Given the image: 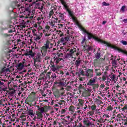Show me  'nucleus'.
Here are the masks:
<instances>
[{"mask_svg": "<svg viewBox=\"0 0 127 127\" xmlns=\"http://www.w3.org/2000/svg\"><path fill=\"white\" fill-rule=\"evenodd\" d=\"M69 111H70L71 114H73L74 111H75V108H74V106H70L69 108Z\"/></svg>", "mask_w": 127, "mask_h": 127, "instance_id": "28", "label": "nucleus"}, {"mask_svg": "<svg viewBox=\"0 0 127 127\" xmlns=\"http://www.w3.org/2000/svg\"><path fill=\"white\" fill-rule=\"evenodd\" d=\"M86 76H87L88 78H93L94 76V71L93 70V69L90 68L87 69V70L86 71Z\"/></svg>", "mask_w": 127, "mask_h": 127, "instance_id": "6", "label": "nucleus"}, {"mask_svg": "<svg viewBox=\"0 0 127 127\" xmlns=\"http://www.w3.org/2000/svg\"><path fill=\"white\" fill-rule=\"evenodd\" d=\"M55 94L56 95H59V94H60L59 90L57 89V90L55 91Z\"/></svg>", "mask_w": 127, "mask_h": 127, "instance_id": "53", "label": "nucleus"}, {"mask_svg": "<svg viewBox=\"0 0 127 127\" xmlns=\"http://www.w3.org/2000/svg\"><path fill=\"white\" fill-rule=\"evenodd\" d=\"M84 89V86L82 84H80L78 87V90L80 91V90H82Z\"/></svg>", "mask_w": 127, "mask_h": 127, "instance_id": "42", "label": "nucleus"}, {"mask_svg": "<svg viewBox=\"0 0 127 127\" xmlns=\"http://www.w3.org/2000/svg\"><path fill=\"white\" fill-rule=\"evenodd\" d=\"M80 73V75H82V76H85V71H84L83 69L81 70Z\"/></svg>", "mask_w": 127, "mask_h": 127, "instance_id": "52", "label": "nucleus"}, {"mask_svg": "<svg viewBox=\"0 0 127 127\" xmlns=\"http://www.w3.org/2000/svg\"><path fill=\"white\" fill-rule=\"evenodd\" d=\"M36 107H37V111H36V116H34L33 118V121H35L36 119L37 120H40V121H42V118H43V113H46V110L45 109V106L41 107L39 105H36Z\"/></svg>", "mask_w": 127, "mask_h": 127, "instance_id": "2", "label": "nucleus"}, {"mask_svg": "<svg viewBox=\"0 0 127 127\" xmlns=\"http://www.w3.org/2000/svg\"><path fill=\"white\" fill-rule=\"evenodd\" d=\"M120 111L121 112H124V113H125L126 111H127V104H125L124 107L120 109Z\"/></svg>", "mask_w": 127, "mask_h": 127, "instance_id": "26", "label": "nucleus"}, {"mask_svg": "<svg viewBox=\"0 0 127 127\" xmlns=\"http://www.w3.org/2000/svg\"><path fill=\"white\" fill-rule=\"evenodd\" d=\"M58 14H60L59 16V17H61L60 18L61 20H63L64 19V14L63 13L59 12Z\"/></svg>", "mask_w": 127, "mask_h": 127, "instance_id": "29", "label": "nucleus"}, {"mask_svg": "<svg viewBox=\"0 0 127 127\" xmlns=\"http://www.w3.org/2000/svg\"><path fill=\"white\" fill-rule=\"evenodd\" d=\"M50 45H53V44L51 43L49 41L47 40L46 41V44L41 48V53H42L43 56H45V55H46V53H47V51L48 49H49Z\"/></svg>", "mask_w": 127, "mask_h": 127, "instance_id": "3", "label": "nucleus"}, {"mask_svg": "<svg viewBox=\"0 0 127 127\" xmlns=\"http://www.w3.org/2000/svg\"><path fill=\"white\" fill-rule=\"evenodd\" d=\"M78 101H79V103L78 104V107H83V106H84V104L85 103L84 100L83 99H78Z\"/></svg>", "mask_w": 127, "mask_h": 127, "instance_id": "21", "label": "nucleus"}, {"mask_svg": "<svg viewBox=\"0 0 127 127\" xmlns=\"http://www.w3.org/2000/svg\"><path fill=\"white\" fill-rule=\"evenodd\" d=\"M112 79L108 77H107V81H106L107 83H111Z\"/></svg>", "mask_w": 127, "mask_h": 127, "instance_id": "57", "label": "nucleus"}, {"mask_svg": "<svg viewBox=\"0 0 127 127\" xmlns=\"http://www.w3.org/2000/svg\"><path fill=\"white\" fill-rule=\"evenodd\" d=\"M100 88H101V89H104V88H105V86L104 84H101L100 86Z\"/></svg>", "mask_w": 127, "mask_h": 127, "instance_id": "62", "label": "nucleus"}, {"mask_svg": "<svg viewBox=\"0 0 127 127\" xmlns=\"http://www.w3.org/2000/svg\"><path fill=\"white\" fill-rule=\"evenodd\" d=\"M96 81H97V77H94L92 79H90L87 83V86H91L93 89H99V84H95Z\"/></svg>", "mask_w": 127, "mask_h": 127, "instance_id": "4", "label": "nucleus"}, {"mask_svg": "<svg viewBox=\"0 0 127 127\" xmlns=\"http://www.w3.org/2000/svg\"><path fill=\"white\" fill-rule=\"evenodd\" d=\"M75 23L76 25L78 26V27H79V28L80 29L81 31H83L84 30L85 28H84L81 24H80V23L79 22L76 21L75 22Z\"/></svg>", "mask_w": 127, "mask_h": 127, "instance_id": "19", "label": "nucleus"}, {"mask_svg": "<svg viewBox=\"0 0 127 127\" xmlns=\"http://www.w3.org/2000/svg\"><path fill=\"white\" fill-rule=\"evenodd\" d=\"M39 102L40 103H42V102H46V103H47V102H48V100L43 99L42 100H39Z\"/></svg>", "mask_w": 127, "mask_h": 127, "instance_id": "61", "label": "nucleus"}, {"mask_svg": "<svg viewBox=\"0 0 127 127\" xmlns=\"http://www.w3.org/2000/svg\"><path fill=\"white\" fill-rule=\"evenodd\" d=\"M79 81H85L86 78L85 77H81L80 76H79L78 78Z\"/></svg>", "mask_w": 127, "mask_h": 127, "instance_id": "46", "label": "nucleus"}, {"mask_svg": "<svg viewBox=\"0 0 127 127\" xmlns=\"http://www.w3.org/2000/svg\"><path fill=\"white\" fill-rule=\"evenodd\" d=\"M56 55L58 57V58H60V57H63V53L62 52V51H58L57 52Z\"/></svg>", "mask_w": 127, "mask_h": 127, "instance_id": "20", "label": "nucleus"}, {"mask_svg": "<svg viewBox=\"0 0 127 127\" xmlns=\"http://www.w3.org/2000/svg\"><path fill=\"white\" fill-rule=\"evenodd\" d=\"M117 121H121V120H122L123 121V124L125 126H127V119H123L122 118V116L121 115H117Z\"/></svg>", "mask_w": 127, "mask_h": 127, "instance_id": "8", "label": "nucleus"}, {"mask_svg": "<svg viewBox=\"0 0 127 127\" xmlns=\"http://www.w3.org/2000/svg\"><path fill=\"white\" fill-rule=\"evenodd\" d=\"M109 77L111 78L112 81H114V83H116V74H111L109 75Z\"/></svg>", "mask_w": 127, "mask_h": 127, "instance_id": "23", "label": "nucleus"}, {"mask_svg": "<svg viewBox=\"0 0 127 127\" xmlns=\"http://www.w3.org/2000/svg\"><path fill=\"white\" fill-rule=\"evenodd\" d=\"M43 56V55H42V53H38L36 55V56H37L38 57H40V58H41V56Z\"/></svg>", "mask_w": 127, "mask_h": 127, "instance_id": "47", "label": "nucleus"}, {"mask_svg": "<svg viewBox=\"0 0 127 127\" xmlns=\"http://www.w3.org/2000/svg\"><path fill=\"white\" fill-rule=\"evenodd\" d=\"M61 68V67L60 65H56V69L57 71L59 70V69H60Z\"/></svg>", "mask_w": 127, "mask_h": 127, "instance_id": "54", "label": "nucleus"}, {"mask_svg": "<svg viewBox=\"0 0 127 127\" xmlns=\"http://www.w3.org/2000/svg\"><path fill=\"white\" fill-rule=\"evenodd\" d=\"M94 72L95 73L96 76L99 77V76H102V72L101 71V69L100 68H95Z\"/></svg>", "mask_w": 127, "mask_h": 127, "instance_id": "10", "label": "nucleus"}, {"mask_svg": "<svg viewBox=\"0 0 127 127\" xmlns=\"http://www.w3.org/2000/svg\"><path fill=\"white\" fill-rule=\"evenodd\" d=\"M113 110H114V108H113V107L111 106H109L107 108L106 111H113Z\"/></svg>", "mask_w": 127, "mask_h": 127, "instance_id": "35", "label": "nucleus"}, {"mask_svg": "<svg viewBox=\"0 0 127 127\" xmlns=\"http://www.w3.org/2000/svg\"><path fill=\"white\" fill-rule=\"evenodd\" d=\"M8 28L6 27L3 28L2 27L0 28V31H4V30H7Z\"/></svg>", "mask_w": 127, "mask_h": 127, "instance_id": "51", "label": "nucleus"}, {"mask_svg": "<svg viewBox=\"0 0 127 127\" xmlns=\"http://www.w3.org/2000/svg\"><path fill=\"white\" fill-rule=\"evenodd\" d=\"M111 60H112V63L114 65H117V60H114L113 58H111Z\"/></svg>", "mask_w": 127, "mask_h": 127, "instance_id": "38", "label": "nucleus"}, {"mask_svg": "<svg viewBox=\"0 0 127 127\" xmlns=\"http://www.w3.org/2000/svg\"><path fill=\"white\" fill-rule=\"evenodd\" d=\"M59 58L57 57V56H55L54 58H52L51 59L50 63H54L55 62V61L58 59Z\"/></svg>", "mask_w": 127, "mask_h": 127, "instance_id": "27", "label": "nucleus"}, {"mask_svg": "<svg viewBox=\"0 0 127 127\" xmlns=\"http://www.w3.org/2000/svg\"><path fill=\"white\" fill-rule=\"evenodd\" d=\"M84 32V33H86L87 34V37L88 40H91L93 38V39H94V40H96V41H98V42H100V43H102V44H106V46L108 47H111V48H112L113 49H115V50H117L119 53L121 52L122 53H124V54H125L126 55H127V51H125L123 50V49H121L116 46L113 45L107 42H106L94 35L93 33H90L88 31H87V30L86 29H84V31H82Z\"/></svg>", "mask_w": 127, "mask_h": 127, "instance_id": "1", "label": "nucleus"}, {"mask_svg": "<svg viewBox=\"0 0 127 127\" xmlns=\"http://www.w3.org/2000/svg\"><path fill=\"white\" fill-rule=\"evenodd\" d=\"M51 35V33H46V34H45V36H46V37H49V36H50Z\"/></svg>", "mask_w": 127, "mask_h": 127, "instance_id": "56", "label": "nucleus"}, {"mask_svg": "<svg viewBox=\"0 0 127 127\" xmlns=\"http://www.w3.org/2000/svg\"><path fill=\"white\" fill-rule=\"evenodd\" d=\"M50 65L51 67V71L53 72H55L57 71L56 65L54 64V63H50Z\"/></svg>", "mask_w": 127, "mask_h": 127, "instance_id": "14", "label": "nucleus"}, {"mask_svg": "<svg viewBox=\"0 0 127 127\" xmlns=\"http://www.w3.org/2000/svg\"><path fill=\"white\" fill-rule=\"evenodd\" d=\"M84 49L86 51V52H89L92 50V46H86L84 47Z\"/></svg>", "mask_w": 127, "mask_h": 127, "instance_id": "24", "label": "nucleus"}, {"mask_svg": "<svg viewBox=\"0 0 127 127\" xmlns=\"http://www.w3.org/2000/svg\"><path fill=\"white\" fill-rule=\"evenodd\" d=\"M123 22H125V23H127V19H124L123 20Z\"/></svg>", "mask_w": 127, "mask_h": 127, "instance_id": "64", "label": "nucleus"}, {"mask_svg": "<svg viewBox=\"0 0 127 127\" xmlns=\"http://www.w3.org/2000/svg\"><path fill=\"white\" fill-rule=\"evenodd\" d=\"M1 81H3V79L0 77V87L4 84L3 82H1Z\"/></svg>", "mask_w": 127, "mask_h": 127, "instance_id": "44", "label": "nucleus"}, {"mask_svg": "<svg viewBox=\"0 0 127 127\" xmlns=\"http://www.w3.org/2000/svg\"><path fill=\"white\" fill-rule=\"evenodd\" d=\"M105 121L103 119V118H101L99 120V123H101V124H103L105 123Z\"/></svg>", "mask_w": 127, "mask_h": 127, "instance_id": "49", "label": "nucleus"}, {"mask_svg": "<svg viewBox=\"0 0 127 127\" xmlns=\"http://www.w3.org/2000/svg\"><path fill=\"white\" fill-rule=\"evenodd\" d=\"M71 17H72V20H73V21H74L75 22H76L77 21V18H76V17H74L73 15L72 14V16H70Z\"/></svg>", "mask_w": 127, "mask_h": 127, "instance_id": "43", "label": "nucleus"}, {"mask_svg": "<svg viewBox=\"0 0 127 127\" xmlns=\"http://www.w3.org/2000/svg\"><path fill=\"white\" fill-rule=\"evenodd\" d=\"M76 52H77V49L73 48L69 50V53H67L65 55V58L69 59V58H73V56L76 55Z\"/></svg>", "mask_w": 127, "mask_h": 127, "instance_id": "5", "label": "nucleus"}, {"mask_svg": "<svg viewBox=\"0 0 127 127\" xmlns=\"http://www.w3.org/2000/svg\"><path fill=\"white\" fill-rule=\"evenodd\" d=\"M120 42L123 44V45H127V42L125 40H122Z\"/></svg>", "mask_w": 127, "mask_h": 127, "instance_id": "40", "label": "nucleus"}, {"mask_svg": "<svg viewBox=\"0 0 127 127\" xmlns=\"http://www.w3.org/2000/svg\"><path fill=\"white\" fill-rule=\"evenodd\" d=\"M33 59L34 60V63H36L37 62L40 63V62H41V58H40V57H37L36 56V58H33Z\"/></svg>", "mask_w": 127, "mask_h": 127, "instance_id": "17", "label": "nucleus"}, {"mask_svg": "<svg viewBox=\"0 0 127 127\" xmlns=\"http://www.w3.org/2000/svg\"><path fill=\"white\" fill-rule=\"evenodd\" d=\"M61 60H63V59L62 58H58L54 62V63H56V64H58Z\"/></svg>", "mask_w": 127, "mask_h": 127, "instance_id": "31", "label": "nucleus"}, {"mask_svg": "<svg viewBox=\"0 0 127 127\" xmlns=\"http://www.w3.org/2000/svg\"><path fill=\"white\" fill-rule=\"evenodd\" d=\"M83 123L84 124V125L87 126V127L92 126V123L90 122V121H89V118H86L85 119V120L83 121Z\"/></svg>", "mask_w": 127, "mask_h": 127, "instance_id": "11", "label": "nucleus"}, {"mask_svg": "<svg viewBox=\"0 0 127 127\" xmlns=\"http://www.w3.org/2000/svg\"><path fill=\"white\" fill-rule=\"evenodd\" d=\"M126 8V6L124 5L122 6V7L121 8V10H122V11H125V9Z\"/></svg>", "mask_w": 127, "mask_h": 127, "instance_id": "55", "label": "nucleus"}, {"mask_svg": "<svg viewBox=\"0 0 127 127\" xmlns=\"http://www.w3.org/2000/svg\"><path fill=\"white\" fill-rule=\"evenodd\" d=\"M103 117H104V118L105 117V118H107V119H109V118H110V116L108 114H104L103 115Z\"/></svg>", "mask_w": 127, "mask_h": 127, "instance_id": "60", "label": "nucleus"}, {"mask_svg": "<svg viewBox=\"0 0 127 127\" xmlns=\"http://www.w3.org/2000/svg\"><path fill=\"white\" fill-rule=\"evenodd\" d=\"M105 59L103 58H101L100 59H95L94 62V66H99V65H101L102 64V61H104Z\"/></svg>", "mask_w": 127, "mask_h": 127, "instance_id": "7", "label": "nucleus"}, {"mask_svg": "<svg viewBox=\"0 0 127 127\" xmlns=\"http://www.w3.org/2000/svg\"><path fill=\"white\" fill-rule=\"evenodd\" d=\"M25 56H31V57H34V53L32 52V50L29 51L27 53L24 54Z\"/></svg>", "mask_w": 127, "mask_h": 127, "instance_id": "12", "label": "nucleus"}, {"mask_svg": "<svg viewBox=\"0 0 127 127\" xmlns=\"http://www.w3.org/2000/svg\"><path fill=\"white\" fill-rule=\"evenodd\" d=\"M53 14H54V12L53 11V10H52L49 12V15L50 16H51V15H53Z\"/></svg>", "mask_w": 127, "mask_h": 127, "instance_id": "50", "label": "nucleus"}, {"mask_svg": "<svg viewBox=\"0 0 127 127\" xmlns=\"http://www.w3.org/2000/svg\"><path fill=\"white\" fill-rule=\"evenodd\" d=\"M24 62H23L22 63H20L18 64L16 66L18 70H22V69H23V67H25V64H24Z\"/></svg>", "mask_w": 127, "mask_h": 127, "instance_id": "13", "label": "nucleus"}, {"mask_svg": "<svg viewBox=\"0 0 127 127\" xmlns=\"http://www.w3.org/2000/svg\"><path fill=\"white\" fill-rule=\"evenodd\" d=\"M85 41H86V38L83 39L82 40V41H81V44L83 45V44L84 43H85Z\"/></svg>", "mask_w": 127, "mask_h": 127, "instance_id": "59", "label": "nucleus"}, {"mask_svg": "<svg viewBox=\"0 0 127 127\" xmlns=\"http://www.w3.org/2000/svg\"><path fill=\"white\" fill-rule=\"evenodd\" d=\"M91 108L92 111H96V109H97V106L95 105H92Z\"/></svg>", "mask_w": 127, "mask_h": 127, "instance_id": "36", "label": "nucleus"}, {"mask_svg": "<svg viewBox=\"0 0 127 127\" xmlns=\"http://www.w3.org/2000/svg\"><path fill=\"white\" fill-rule=\"evenodd\" d=\"M95 58H96V59H100V58H101V52H100V49L95 54Z\"/></svg>", "mask_w": 127, "mask_h": 127, "instance_id": "22", "label": "nucleus"}, {"mask_svg": "<svg viewBox=\"0 0 127 127\" xmlns=\"http://www.w3.org/2000/svg\"><path fill=\"white\" fill-rule=\"evenodd\" d=\"M62 4H63V5H65L66 4V2L65 1H64V0H60Z\"/></svg>", "mask_w": 127, "mask_h": 127, "instance_id": "45", "label": "nucleus"}, {"mask_svg": "<svg viewBox=\"0 0 127 127\" xmlns=\"http://www.w3.org/2000/svg\"><path fill=\"white\" fill-rule=\"evenodd\" d=\"M64 8L67 10V11L68 12L69 15L70 16H72L73 15V13L72 12V11H71L69 8H68V6L67 5V4H65L64 5Z\"/></svg>", "mask_w": 127, "mask_h": 127, "instance_id": "16", "label": "nucleus"}, {"mask_svg": "<svg viewBox=\"0 0 127 127\" xmlns=\"http://www.w3.org/2000/svg\"><path fill=\"white\" fill-rule=\"evenodd\" d=\"M28 114L29 116H34V114L33 113V110H32V109H30L28 111Z\"/></svg>", "mask_w": 127, "mask_h": 127, "instance_id": "30", "label": "nucleus"}, {"mask_svg": "<svg viewBox=\"0 0 127 127\" xmlns=\"http://www.w3.org/2000/svg\"><path fill=\"white\" fill-rule=\"evenodd\" d=\"M45 28L46 30H47V32H48V31L49 30V29H50V26L47 25H46Z\"/></svg>", "mask_w": 127, "mask_h": 127, "instance_id": "41", "label": "nucleus"}, {"mask_svg": "<svg viewBox=\"0 0 127 127\" xmlns=\"http://www.w3.org/2000/svg\"><path fill=\"white\" fill-rule=\"evenodd\" d=\"M1 35L4 38H6V37H8V36H10V35H8L6 33L4 34H1Z\"/></svg>", "mask_w": 127, "mask_h": 127, "instance_id": "33", "label": "nucleus"}, {"mask_svg": "<svg viewBox=\"0 0 127 127\" xmlns=\"http://www.w3.org/2000/svg\"><path fill=\"white\" fill-rule=\"evenodd\" d=\"M75 65H76L77 68L81 65V60H76L75 62Z\"/></svg>", "mask_w": 127, "mask_h": 127, "instance_id": "25", "label": "nucleus"}, {"mask_svg": "<svg viewBox=\"0 0 127 127\" xmlns=\"http://www.w3.org/2000/svg\"><path fill=\"white\" fill-rule=\"evenodd\" d=\"M83 95H84L85 97L90 96L91 95V89H87V90L83 93Z\"/></svg>", "mask_w": 127, "mask_h": 127, "instance_id": "15", "label": "nucleus"}, {"mask_svg": "<svg viewBox=\"0 0 127 127\" xmlns=\"http://www.w3.org/2000/svg\"><path fill=\"white\" fill-rule=\"evenodd\" d=\"M13 8H18V9H20V8H21V6L19 4H15V6L13 7Z\"/></svg>", "mask_w": 127, "mask_h": 127, "instance_id": "32", "label": "nucleus"}, {"mask_svg": "<svg viewBox=\"0 0 127 127\" xmlns=\"http://www.w3.org/2000/svg\"><path fill=\"white\" fill-rule=\"evenodd\" d=\"M75 75H76L78 77H80L81 76V73H79V72L77 71L75 72Z\"/></svg>", "mask_w": 127, "mask_h": 127, "instance_id": "63", "label": "nucleus"}, {"mask_svg": "<svg viewBox=\"0 0 127 127\" xmlns=\"http://www.w3.org/2000/svg\"><path fill=\"white\" fill-rule=\"evenodd\" d=\"M55 85H57V86H64V83L61 81V80H57L54 82Z\"/></svg>", "mask_w": 127, "mask_h": 127, "instance_id": "18", "label": "nucleus"}, {"mask_svg": "<svg viewBox=\"0 0 127 127\" xmlns=\"http://www.w3.org/2000/svg\"><path fill=\"white\" fill-rule=\"evenodd\" d=\"M25 104H27L28 105H29V100H28V98H27L25 100Z\"/></svg>", "mask_w": 127, "mask_h": 127, "instance_id": "58", "label": "nucleus"}, {"mask_svg": "<svg viewBox=\"0 0 127 127\" xmlns=\"http://www.w3.org/2000/svg\"><path fill=\"white\" fill-rule=\"evenodd\" d=\"M42 35H43L42 33H39L37 37H34V40L35 41H39V40H40L41 39V37H42Z\"/></svg>", "mask_w": 127, "mask_h": 127, "instance_id": "9", "label": "nucleus"}, {"mask_svg": "<svg viewBox=\"0 0 127 127\" xmlns=\"http://www.w3.org/2000/svg\"><path fill=\"white\" fill-rule=\"evenodd\" d=\"M51 78L52 80H55L56 78H57V76H56V74L55 73H53L51 75Z\"/></svg>", "mask_w": 127, "mask_h": 127, "instance_id": "34", "label": "nucleus"}, {"mask_svg": "<svg viewBox=\"0 0 127 127\" xmlns=\"http://www.w3.org/2000/svg\"><path fill=\"white\" fill-rule=\"evenodd\" d=\"M33 75H34V72H31L30 74L28 73H27V74H25V76H33Z\"/></svg>", "mask_w": 127, "mask_h": 127, "instance_id": "48", "label": "nucleus"}, {"mask_svg": "<svg viewBox=\"0 0 127 127\" xmlns=\"http://www.w3.org/2000/svg\"><path fill=\"white\" fill-rule=\"evenodd\" d=\"M108 77V75H104L102 76V81H105L107 80V78Z\"/></svg>", "mask_w": 127, "mask_h": 127, "instance_id": "37", "label": "nucleus"}, {"mask_svg": "<svg viewBox=\"0 0 127 127\" xmlns=\"http://www.w3.org/2000/svg\"><path fill=\"white\" fill-rule=\"evenodd\" d=\"M102 5H104L105 6H108L110 5V3H107V2H105V1H104L102 3Z\"/></svg>", "mask_w": 127, "mask_h": 127, "instance_id": "39", "label": "nucleus"}]
</instances>
